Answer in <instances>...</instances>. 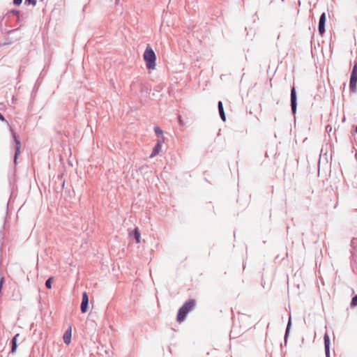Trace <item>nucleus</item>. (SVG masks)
Returning a JSON list of instances; mask_svg holds the SVG:
<instances>
[{
  "instance_id": "nucleus-1",
  "label": "nucleus",
  "mask_w": 357,
  "mask_h": 357,
  "mask_svg": "<svg viewBox=\"0 0 357 357\" xmlns=\"http://www.w3.org/2000/svg\"><path fill=\"white\" fill-rule=\"evenodd\" d=\"M195 305L196 301L195 299H189L185 301L178 310L176 318L177 321L178 322L183 321L185 319L188 312L195 308Z\"/></svg>"
},
{
  "instance_id": "nucleus-2",
  "label": "nucleus",
  "mask_w": 357,
  "mask_h": 357,
  "mask_svg": "<svg viewBox=\"0 0 357 357\" xmlns=\"http://www.w3.org/2000/svg\"><path fill=\"white\" fill-rule=\"evenodd\" d=\"M144 59L146 62V66L149 70H153L155 68L156 56L153 49L148 45L144 52Z\"/></svg>"
},
{
  "instance_id": "nucleus-3",
  "label": "nucleus",
  "mask_w": 357,
  "mask_h": 357,
  "mask_svg": "<svg viewBox=\"0 0 357 357\" xmlns=\"http://www.w3.org/2000/svg\"><path fill=\"white\" fill-rule=\"evenodd\" d=\"M290 99H291V111H292V113L294 114H295L296 112V108H297V97H296V89L294 86L291 87Z\"/></svg>"
},
{
  "instance_id": "nucleus-4",
  "label": "nucleus",
  "mask_w": 357,
  "mask_h": 357,
  "mask_svg": "<svg viewBox=\"0 0 357 357\" xmlns=\"http://www.w3.org/2000/svg\"><path fill=\"white\" fill-rule=\"evenodd\" d=\"M13 137L15 142L14 162L15 164H17V156L20 153L21 143L15 132H13Z\"/></svg>"
},
{
  "instance_id": "nucleus-5",
  "label": "nucleus",
  "mask_w": 357,
  "mask_h": 357,
  "mask_svg": "<svg viewBox=\"0 0 357 357\" xmlns=\"http://www.w3.org/2000/svg\"><path fill=\"white\" fill-rule=\"evenodd\" d=\"M325 23H326V13H323L319 20L318 30L320 35H323L325 32Z\"/></svg>"
},
{
  "instance_id": "nucleus-6",
  "label": "nucleus",
  "mask_w": 357,
  "mask_h": 357,
  "mask_svg": "<svg viewBox=\"0 0 357 357\" xmlns=\"http://www.w3.org/2000/svg\"><path fill=\"white\" fill-rule=\"evenodd\" d=\"M88 305H89V297L86 292H84L82 294V299L80 306L81 312L84 313L87 311L88 309Z\"/></svg>"
},
{
  "instance_id": "nucleus-7",
  "label": "nucleus",
  "mask_w": 357,
  "mask_h": 357,
  "mask_svg": "<svg viewBox=\"0 0 357 357\" xmlns=\"http://www.w3.org/2000/svg\"><path fill=\"white\" fill-rule=\"evenodd\" d=\"M357 75L351 74L349 89L351 91L355 93L356 91Z\"/></svg>"
},
{
  "instance_id": "nucleus-8",
  "label": "nucleus",
  "mask_w": 357,
  "mask_h": 357,
  "mask_svg": "<svg viewBox=\"0 0 357 357\" xmlns=\"http://www.w3.org/2000/svg\"><path fill=\"white\" fill-rule=\"evenodd\" d=\"M324 340L326 357H330V339L327 333H325Z\"/></svg>"
},
{
  "instance_id": "nucleus-9",
  "label": "nucleus",
  "mask_w": 357,
  "mask_h": 357,
  "mask_svg": "<svg viewBox=\"0 0 357 357\" xmlns=\"http://www.w3.org/2000/svg\"><path fill=\"white\" fill-rule=\"evenodd\" d=\"M161 146H162V142L158 140V142L156 143V144L155 145L151 154L150 155V158H153L155 155H157L161 150Z\"/></svg>"
},
{
  "instance_id": "nucleus-10",
  "label": "nucleus",
  "mask_w": 357,
  "mask_h": 357,
  "mask_svg": "<svg viewBox=\"0 0 357 357\" xmlns=\"http://www.w3.org/2000/svg\"><path fill=\"white\" fill-rule=\"evenodd\" d=\"M71 336H72L71 327H70L67 331H66V332L64 333L63 337V342L66 344H69L70 343Z\"/></svg>"
},
{
  "instance_id": "nucleus-11",
  "label": "nucleus",
  "mask_w": 357,
  "mask_h": 357,
  "mask_svg": "<svg viewBox=\"0 0 357 357\" xmlns=\"http://www.w3.org/2000/svg\"><path fill=\"white\" fill-rule=\"evenodd\" d=\"M218 112H219L220 116L221 119L223 121H225L226 116H225V113L224 108H223V104H222V101L218 102Z\"/></svg>"
},
{
  "instance_id": "nucleus-12",
  "label": "nucleus",
  "mask_w": 357,
  "mask_h": 357,
  "mask_svg": "<svg viewBox=\"0 0 357 357\" xmlns=\"http://www.w3.org/2000/svg\"><path fill=\"white\" fill-rule=\"evenodd\" d=\"M20 336V334H16L12 339L11 343H12V347L10 352L12 354H14L16 351L17 344V339Z\"/></svg>"
},
{
  "instance_id": "nucleus-13",
  "label": "nucleus",
  "mask_w": 357,
  "mask_h": 357,
  "mask_svg": "<svg viewBox=\"0 0 357 357\" xmlns=\"http://www.w3.org/2000/svg\"><path fill=\"white\" fill-rule=\"evenodd\" d=\"M133 236H134L135 239L136 240L137 243H139L140 242L141 235H140V233L139 231L138 228H135L134 229V231H133Z\"/></svg>"
},
{
  "instance_id": "nucleus-14",
  "label": "nucleus",
  "mask_w": 357,
  "mask_h": 357,
  "mask_svg": "<svg viewBox=\"0 0 357 357\" xmlns=\"http://www.w3.org/2000/svg\"><path fill=\"white\" fill-rule=\"evenodd\" d=\"M291 317L289 319V321L286 328L285 334H284V342L286 343L287 337L289 335V329L291 326Z\"/></svg>"
},
{
  "instance_id": "nucleus-15",
  "label": "nucleus",
  "mask_w": 357,
  "mask_h": 357,
  "mask_svg": "<svg viewBox=\"0 0 357 357\" xmlns=\"http://www.w3.org/2000/svg\"><path fill=\"white\" fill-rule=\"evenodd\" d=\"M10 15H17L19 17L20 15V11L17 10H11L10 11H8L6 14V17H9Z\"/></svg>"
},
{
  "instance_id": "nucleus-16",
  "label": "nucleus",
  "mask_w": 357,
  "mask_h": 357,
  "mask_svg": "<svg viewBox=\"0 0 357 357\" xmlns=\"http://www.w3.org/2000/svg\"><path fill=\"white\" fill-rule=\"evenodd\" d=\"M52 278H48L46 280V282H45V287L47 289H51L52 288Z\"/></svg>"
},
{
  "instance_id": "nucleus-17",
  "label": "nucleus",
  "mask_w": 357,
  "mask_h": 357,
  "mask_svg": "<svg viewBox=\"0 0 357 357\" xmlns=\"http://www.w3.org/2000/svg\"><path fill=\"white\" fill-rule=\"evenodd\" d=\"M357 305V295L354 296L351 302V306L355 307Z\"/></svg>"
},
{
  "instance_id": "nucleus-18",
  "label": "nucleus",
  "mask_w": 357,
  "mask_h": 357,
  "mask_svg": "<svg viewBox=\"0 0 357 357\" xmlns=\"http://www.w3.org/2000/svg\"><path fill=\"white\" fill-rule=\"evenodd\" d=\"M154 131L158 135H162V130L158 126L154 128Z\"/></svg>"
},
{
  "instance_id": "nucleus-19",
  "label": "nucleus",
  "mask_w": 357,
  "mask_h": 357,
  "mask_svg": "<svg viewBox=\"0 0 357 357\" xmlns=\"http://www.w3.org/2000/svg\"><path fill=\"white\" fill-rule=\"evenodd\" d=\"M25 4H32L33 6L36 5V0H25Z\"/></svg>"
},
{
  "instance_id": "nucleus-20",
  "label": "nucleus",
  "mask_w": 357,
  "mask_h": 357,
  "mask_svg": "<svg viewBox=\"0 0 357 357\" xmlns=\"http://www.w3.org/2000/svg\"><path fill=\"white\" fill-rule=\"evenodd\" d=\"M351 74L352 75H357V65L355 64L353 67V69H352V71H351Z\"/></svg>"
},
{
  "instance_id": "nucleus-21",
  "label": "nucleus",
  "mask_w": 357,
  "mask_h": 357,
  "mask_svg": "<svg viewBox=\"0 0 357 357\" xmlns=\"http://www.w3.org/2000/svg\"><path fill=\"white\" fill-rule=\"evenodd\" d=\"M22 0H13V3L16 6H19L22 3Z\"/></svg>"
},
{
  "instance_id": "nucleus-22",
  "label": "nucleus",
  "mask_w": 357,
  "mask_h": 357,
  "mask_svg": "<svg viewBox=\"0 0 357 357\" xmlns=\"http://www.w3.org/2000/svg\"><path fill=\"white\" fill-rule=\"evenodd\" d=\"M0 120L1 121H6L4 116L0 113Z\"/></svg>"
},
{
  "instance_id": "nucleus-23",
  "label": "nucleus",
  "mask_w": 357,
  "mask_h": 357,
  "mask_svg": "<svg viewBox=\"0 0 357 357\" xmlns=\"http://www.w3.org/2000/svg\"><path fill=\"white\" fill-rule=\"evenodd\" d=\"M16 100H17V98H16L15 96H13V97L12 98V102H13V103H15V102H16Z\"/></svg>"
},
{
  "instance_id": "nucleus-24",
  "label": "nucleus",
  "mask_w": 357,
  "mask_h": 357,
  "mask_svg": "<svg viewBox=\"0 0 357 357\" xmlns=\"http://www.w3.org/2000/svg\"><path fill=\"white\" fill-rule=\"evenodd\" d=\"M178 121H179V123H180L181 125H183V121H182V119H181V116H179V118H178Z\"/></svg>"
},
{
  "instance_id": "nucleus-25",
  "label": "nucleus",
  "mask_w": 357,
  "mask_h": 357,
  "mask_svg": "<svg viewBox=\"0 0 357 357\" xmlns=\"http://www.w3.org/2000/svg\"><path fill=\"white\" fill-rule=\"evenodd\" d=\"M356 132H357V126L356 127Z\"/></svg>"
}]
</instances>
